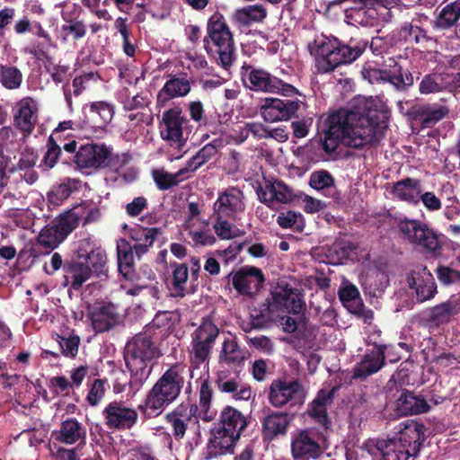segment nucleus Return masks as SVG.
<instances>
[{
  "label": "nucleus",
  "instance_id": "nucleus-1",
  "mask_svg": "<svg viewBox=\"0 0 460 460\" xmlns=\"http://www.w3.org/2000/svg\"><path fill=\"white\" fill-rule=\"evenodd\" d=\"M388 127L384 102L373 97L358 96L347 108L331 113L326 119L323 148L334 151L338 142L360 147L379 141Z\"/></svg>",
  "mask_w": 460,
  "mask_h": 460
},
{
  "label": "nucleus",
  "instance_id": "nucleus-2",
  "mask_svg": "<svg viewBox=\"0 0 460 460\" xmlns=\"http://www.w3.org/2000/svg\"><path fill=\"white\" fill-rule=\"evenodd\" d=\"M424 437V427L411 421L392 438L364 441L356 450L358 457L371 460H409L415 457Z\"/></svg>",
  "mask_w": 460,
  "mask_h": 460
},
{
  "label": "nucleus",
  "instance_id": "nucleus-3",
  "mask_svg": "<svg viewBox=\"0 0 460 460\" xmlns=\"http://www.w3.org/2000/svg\"><path fill=\"white\" fill-rule=\"evenodd\" d=\"M184 369L182 365L175 364L158 378L139 405L143 414L148 418L157 417L176 401L184 385Z\"/></svg>",
  "mask_w": 460,
  "mask_h": 460
},
{
  "label": "nucleus",
  "instance_id": "nucleus-4",
  "mask_svg": "<svg viewBox=\"0 0 460 460\" xmlns=\"http://www.w3.org/2000/svg\"><path fill=\"white\" fill-rule=\"evenodd\" d=\"M160 355L150 336L138 334L126 346L125 361L131 373L130 395L135 396L149 377L152 361Z\"/></svg>",
  "mask_w": 460,
  "mask_h": 460
},
{
  "label": "nucleus",
  "instance_id": "nucleus-5",
  "mask_svg": "<svg viewBox=\"0 0 460 460\" xmlns=\"http://www.w3.org/2000/svg\"><path fill=\"white\" fill-rule=\"evenodd\" d=\"M315 57V66L320 73H329L337 66L356 60L362 53L359 47L341 44L336 39L321 38L309 46Z\"/></svg>",
  "mask_w": 460,
  "mask_h": 460
},
{
  "label": "nucleus",
  "instance_id": "nucleus-6",
  "mask_svg": "<svg viewBox=\"0 0 460 460\" xmlns=\"http://www.w3.org/2000/svg\"><path fill=\"white\" fill-rule=\"evenodd\" d=\"M208 34L209 40H205L207 52L218 65L228 69L234 60V45L233 35L222 14L214 13L209 18Z\"/></svg>",
  "mask_w": 460,
  "mask_h": 460
},
{
  "label": "nucleus",
  "instance_id": "nucleus-7",
  "mask_svg": "<svg viewBox=\"0 0 460 460\" xmlns=\"http://www.w3.org/2000/svg\"><path fill=\"white\" fill-rule=\"evenodd\" d=\"M219 334L218 327L209 318L202 319L199 327L193 332L190 352V376L194 377L195 369L208 370V358L211 349Z\"/></svg>",
  "mask_w": 460,
  "mask_h": 460
},
{
  "label": "nucleus",
  "instance_id": "nucleus-8",
  "mask_svg": "<svg viewBox=\"0 0 460 460\" xmlns=\"http://www.w3.org/2000/svg\"><path fill=\"white\" fill-rule=\"evenodd\" d=\"M397 228L402 237L426 252L438 255L441 249L438 234L427 224L416 219L401 218Z\"/></svg>",
  "mask_w": 460,
  "mask_h": 460
},
{
  "label": "nucleus",
  "instance_id": "nucleus-9",
  "mask_svg": "<svg viewBox=\"0 0 460 460\" xmlns=\"http://www.w3.org/2000/svg\"><path fill=\"white\" fill-rule=\"evenodd\" d=\"M242 75L244 85L252 91L284 96H292L297 93L293 85L271 75L263 69L252 66L243 67Z\"/></svg>",
  "mask_w": 460,
  "mask_h": 460
},
{
  "label": "nucleus",
  "instance_id": "nucleus-10",
  "mask_svg": "<svg viewBox=\"0 0 460 460\" xmlns=\"http://www.w3.org/2000/svg\"><path fill=\"white\" fill-rule=\"evenodd\" d=\"M364 79L370 84L384 81L394 85L397 89H404L413 84V77L408 71H402L397 63L389 58L388 63L382 67H377L372 63H367L361 71Z\"/></svg>",
  "mask_w": 460,
  "mask_h": 460
},
{
  "label": "nucleus",
  "instance_id": "nucleus-11",
  "mask_svg": "<svg viewBox=\"0 0 460 460\" xmlns=\"http://www.w3.org/2000/svg\"><path fill=\"white\" fill-rule=\"evenodd\" d=\"M112 149L104 144L89 143L81 146L75 156V163L81 170L95 171L106 167Z\"/></svg>",
  "mask_w": 460,
  "mask_h": 460
},
{
  "label": "nucleus",
  "instance_id": "nucleus-12",
  "mask_svg": "<svg viewBox=\"0 0 460 460\" xmlns=\"http://www.w3.org/2000/svg\"><path fill=\"white\" fill-rule=\"evenodd\" d=\"M302 102L267 97L261 106V115L267 122L287 121L296 115Z\"/></svg>",
  "mask_w": 460,
  "mask_h": 460
},
{
  "label": "nucleus",
  "instance_id": "nucleus-13",
  "mask_svg": "<svg viewBox=\"0 0 460 460\" xmlns=\"http://www.w3.org/2000/svg\"><path fill=\"white\" fill-rule=\"evenodd\" d=\"M186 122L187 120L181 116L179 108L164 111L159 127L161 137L172 146L181 147L186 143V138L183 136V125Z\"/></svg>",
  "mask_w": 460,
  "mask_h": 460
},
{
  "label": "nucleus",
  "instance_id": "nucleus-14",
  "mask_svg": "<svg viewBox=\"0 0 460 460\" xmlns=\"http://www.w3.org/2000/svg\"><path fill=\"white\" fill-rule=\"evenodd\" d=\"M217 217L235 219L245 209L243 193L232 187L219 193L213 206Z\"/></svg>",
  "mask_w": 460,
  "mask_h": 460
},
{
  "label": "nucleus",
  "instance_id": "nucleus-15",
  "mask_svg": "<svg viewBox=\"0 0 460 460\" xmlns=\"http://www.w3.org/2000/svg\"><path fill=\"white\" fill-rule=\"evenodd\" d=\"M323 453L316 435L308 429L298 431L292 436L291 455L293 460H314Z\"/></svg>",
  "mask_w": 460,
  "mask_h": 460
},
{
  "label": "nucleus",
  "instance_id": "nucleus-16",
  "mask_svg": "<svg viewBox=\"0 0 460 460\" xmlns=\"http://www.w3.org/2000/svg\"><path fill=\"white\" fill-rule=\"evenodd\" d=\"M407 284L417 302H425L435 296L437 288L435 279L427 268L422 265L415 267L409 273Z\"/></svg>",
  "mask_w": 460,
  "mask_h": 460
},
{
  "label": "nucleus",
  "instance_id": "nucleus-17",
  "mask_svg": "<svg viewBox=\"0 0 460 460\" xmlns=\"http://www.w3.org/2000/svg\"><path fill=\"white\" fill-rule=\"evenodd\" d=\"M304 397L305 391L297 381L276 380L270 385L269 400L275 407L301 403Z\"/></svg>",
  "mask_w": 460,
  "mask_h": 460
},
{
  "label": "nucleus",
  "instance_id": "nucleus-18",
  "mask_svg": "<svg viewBox=\"0 0 460 460\" xmlns=\"http://www.w3.org/2000/svg\"><path fill=\"white\" fill-rule=\"evenodd\" d=\"M198 410L196 404H180L166 414L165 420L170 424L175 439L183 438L187 429L198 424Z\"/></svg>",
  "mask_w": 460,
  "mask_h": 460
},
{
  "label": "nucleus",
  "instance_id": "nucleus-19",
  "mask_svg": "<svg viewBox=\"0 0 460 460\" xmlns=\"http://www.w3.org/2000/svg\"><path fill=\"white\" fill-rule=\"evenodd\" d=\"M104 423L109 429H130L137 420L135 409L126 406L121 402L113 401L107 404L102 411Z\"/></svg>",
  "mask_w": 460,
  "mask_h": 460
},
{
  "label": "nucleus",
  "instance_id": "nucleus-20",
  "mask_svg": "<svg viewBox=\"0 0 460 460\" xmlns=\"http://www.w3.org/2000/svg\"><path fill=\"white\" fill-rule=\"evenodd\" d=\"M86 315L96 332H107L119 322V314L112 304L100 303L90 305Z\"/></svg>",
  "mask_w": 460,
  "mask_h": 460
},
{
  "label": "nucleus",
  "instance_id": "nucleus-21",
  "mask_svg": "<svg viewBox=\"0 0 460 460\" xmlns=\"http://www.w3.org/2000/svg\"><path fill=\"white\" fill-rule=\"evenodd\" d=\"M259 199L272 209L291 202L295 194L290 187L280 181H270L257 190Z\"/></svg>",
  "mask_w": 460,
  "mask_h": 460
},
{
  "label": "nucleus",
  "instance_id": "nucleus-22",
  "mask_svg": "<svg viewBox=\"0 0 460 460\" xmlns=\"http://www.w3.org/2000/svg\"><path fill=\"white\" fill-rule=\"evenodd\" d=\"M77 253L79 259H84L92 273L97 276L105 275L107 272V255L100 246H96L90 238L80 241Z\"/></svg>",
  "mask_w": 460,
  "mask_h": 460
},
{
  "label": "nucleus",
  "instance_id": "nucleus-23",
  "mask_svg": "<svg viewBox=\"0 0 460 460\" xmlns=\"http://www.w3.org/2000/svg\"><path fill=\"white\" fill-rule=\"evenodd\" d=\"M383 3L358 2V6L346 10V16L354 23L362 26H371L381 15L379 9H389L392 7V4H396V2H385L386 4H383Z\"/></svg>",
  "mask_w": 460,
  "mask_h": 460
},
{
  "label": "nucleus",
  "instance_id": "nucleus-24",
  "mask_svg": "<svg viewBox=\"0 0 460 460\" xmlns=\"http://www.w3.org/2000/svg\"><path fill=\"white\" fill-rule=\"evenodd\" d=\"M270 306L272 311L298 314L303 307V301L297 289L279 285L272 293Z\"/></svg>",
  "mask_w": 460,
  "mask_h": 460
},
{
  "label": "nucleus",
  "instance_id": "nucleus-25",
  "mask_svg": "<svg viewBox=\"0 0 460 460\" xmlns=\"http://www.w3.org/2000/svg\"><path fill=\"white\" fill-rule=\"evenodd\" d=\"M239 439L236 435L224 431L217 427L211 430V437L207 444L204 457L207 460L216 458L219 456L231 453Z\"/></svg>",
  "mask_w": 460,
  "mask_h": 460
},
{
  "label": "nucleus",
  "instance_id": "nucleus-26",
  "mask_svg": "<svg viewBox=\"0 0 460 460\" xmlns=\"http://www.w3.org/2000/svg\"><path fill=\"white\" fill-rule=\"evenodd\" d=\"M38 121V107L36 102L31 98L21 100L16 105L14 114L15 126L24 133L29 135L34 129Z\"/></svg>",
  "mask_w": 460,
  "mask_h": 460
},
{
  "label": "nucleus",
  "instance_id": "nucleus-27",
  "mask_svg": "<svg viewBox=\"0 0 460 460\" xmlns=\"http://www.w3.org/2000/svg\"><path fill=\"white\" fill-rule=\"evenodd\" d=\"M52 436L57 441L66 445L84 444L86 429L77 420L69 418L61 423L58 429L52 432Z\"/></svg>",
  "mask_w": 460,
  "mask_h": 460
},
{
  "label": "nucleus",
  "instance_id": "nucleus-28",
  "mask_svg": "<svg viewBox=\"0 0 460 460\" xmlns=\"http://www.w3.org/2000/svg\"><path fill=\"white\" fill-rule=\"evenodd\" d=\"M263 280L261 270L254 267L243 269L232 276L234 288L239 293L245 295L258 289Z\"/></svg>",
  "mask_w": 460,
  "mask_h": 460
},
{
  "label": "nucleus",
  "instance_id": "nucleus-29",
  "mask_svg": "<svg viewBox=\"0 0 460 460\" xmlns=\"http://www.w3.org/2000/svg\"><path fill=\"white\" fill-rule=\"evenodd\" d=\"M387 346H375L373 349L365 355L364 358L354 368V377H367L376 373L384 365L385 353Z\"/></svg>",
  "mask_w": 460,
  "mask_h": 460
},
{
  "label": "nucleus",
  "instance_id": "nucleus-30",
  "mask_svg": "<svg viewBox=\"0 0 460 460\" xmlns=\"http://www.w3.org/2000/svg\"><path fill=\"white\" fill-rule=\"evenodd\" d=\"M458 314H460V297L453 296L447 301L430 308L428 314V321L436 326H439L447 323Z\"/></svg>",
  "mask_w": 460,
  "mask_h": 460
},
{
  "label": "nucleus",
  "instance_id": "nucleus-31",
  "mask_svg": "<svg viewBox=\"0 0 460 460\" xmlns=\"http://www.w3.org/2000/svg\"><path fill=\"white\" fill-rule=\"evenodd\" d=\"M118 268L119 273L130 282L140 280L134 270V254L132 246L125 239L117 243Z\"/></svg>",
  "mask_w": 460,
  "mask_h": 460
},
{
  "label": "nucleus",
  "instance_id": "nucleus-32",
  "mask_svg": "<svg viewBox=\"0 0 460 460\" xmlns=\"http://www.w3.org/2000/svg\"><path fill=\"white\" fill-rule=\"evenodd\" d=\"M190 91V84L185 77L173 76L167 80L157 94V104L161 107L175 98L183 97Z\"/></svg>",
  "mask_w": 460,
  "mask_h": 460
},
{
  "label": "nucleus",
  "instance_id": "nucleus-33",
  "mask_svg": "<svg viewBox=\"0 0 460 460\" xmlns=\"http://www.w3.org/2000/svg\"><path fill=\"white\" fill-rule=\"evenodd\" d=\"M217 382L218 390L231 394L234 401H249L254 397L251 386L243 383L239 377L227 379L220 375Z\"/></svg>",
  "mask_w": 460,
  "mask_h": 460
},
{
  "label": "nucleus",
  "instance_id": "nucleus-34",
  "mask_svg": "<svg viewBox=\"0 0 460 460\" xmlns=\"http://www.w3.org/2000/svg\"><path fill=\"white\" fill-rule=\"evenodd\" d=\"M215 427L240 438L241 431L246 427L244 416L236 409L227 406L220 413Z\"/></svg>",
  "mask_w": 460,
  "mask_h": 460
},
{
  "label": "nucleus",
  "instance_id": "nucleus-35",
  "mask_svg": "<svg viewBox=\"0 0 460 460\" xmlns=\"http://www.w3.org/2000/svg\"><path fill=\"white\" fill-rule=\"evenodd\" d=\"M16 135L11 128L0 129V189L8 182V164L9 158L4 155V150L12 151L14 149Z\"/></svg>",
  "mask_w": 460,
  "mask_h": 460
},
{
  "label": "nucleus",
  "instance_id": "nucleus-36",
  "mask_svg": "<svg viewBox=\"0 0 460 460\" xmlns=\"http://www.w3.org/2000/svg\"><path fill=\"white\" fill-rule=\"evenodd\" d=\"M185 229L190 243L195 247L211 246L216 243V237L206 221L199 224L185 221Z\"/></svg>",
  "mask_w": 460,
  "mask_h": 460
},
{
  "label": "nucleus",
  "instance_id": "nucleus-37",
  "mask_svg": "<svg viewBox=\"0 0 460 460\" xmlns=\"http://www.w3.org/2000/svg\"><path fill=\"white\" fill-rule=\"evenodd\" d=\"M396 408L401 415L420 414L428 411L429 405L422 396L405 392L397 400Z\"/></svg>",
  "mask_w": 460,
  "mask_h": 460
},
{
  "label": "nucleus",
  "instance_id": "nucleus-38",
  "mask_svg": "<svg viewBox=\"0 0 460 460\" xmlns=\"http://www.w3.org/2000/svg\"><path fill=\"white\" fill-rule=\"evenodd\" d=\"M189 270L185 264L174 266L172 274L170 292L173 297L182 298L194 292V288L189 286Z\"/></svg>",
  "mask_w": 460,
  "mask_h": 460
},
{
  "label": "nucleus",
  "instance_id": "nucleus-39",
  "mask_svg": "<svg viewBox=\"0 0 460 460\" xmlns=\"http://www.w3.org/2000/svg\"><path fill=\"white\" fill-rule=\"evenodd\" d=\"M224 146L225 141L221 138H216L210 143L205 145L187 162L185 166L188 169L190 174L208 162Z\"/></svg>",
  "mask_w": 460,
  "mask_h": 460
},
{
  "label": "nucleus",
  "instance_id": "nucleus-40",
  "mask_svg": "<svg viewBox=\"0 0 460 460\" xmlns=\"http://www.w3.org/2000/svg\"><path fill=\"white\" fill-rule=\"evenodd\" d=\"M393 193L401 200L417 204L420 197V181L411 178L397 181L394 185Z\"/></svg>",
  "mask_w": 460,
  "mask_h": 460
},
{
  "label": "nucleus",
  "instance_id": "nucleus-41",
  "mask_svg": "<svg viewBox=\"0 0 460 460\" xmlns=\"http://www.w3.org/2000/svg\"><path fill=\"white\" fill-rule=\"evenodd\" d=\"M317 251V255L323 256V262L332 265L341 264L349 254V246L343 241H336L332 245H323Z\"/></svg>",
  "mask_w": 460,
  "mask_h": 460
},
{
  "label": "nucleus",
  "instance_id": "nucleus-42",
  "mask_svg": "<svg viewBox=\"0 0 460 460\" xmlns=\"http://www.w3.org/2000/svg\"><path fill=\"white\" fill-rule=\"evenodd\" d=\"M152 176L157 188L164 190L190 178V174L186 166H184L175 173H170L164 169H155L153 170Z\"/></svg>",
  "mask_w": 460,
  "mask_h": 460
},
{
  "label": "nucleus",
  "instance_id": "nucleus-43",
  "mask_svg": "<svg viewBox=\"0 0 460 460\" xmlns=\"http://www.w3.org/2000/svg\"><path fill=\"white\" fill-rule=\"evenodd\" d=\"M114 107L105 102H95L89 106V118L93 123L91 128H103L113 119Z\"/></svg>",
  "mask_w": 460,
  "mask_h": 460
},
{
  "label": "nucleus",
  "instance_id": "nucleus-44",
  "mask_svg": "<svg viewBox=\"0 0 460 460\" xmlns=\"http://www.w3.org/2000/svg\"><path fill=\"white\" fill-rule=\"evenodd\" d=\"M291 421V417L287 413L270 414L263 422V431L265 436L273 438L280 434H285Z\"/></svg>",
  "mask_w": 460,
  "mask_h": 460
},
{
  "label": "nucleus",
  "instance_id": "nucleus-45",
  "mask_svg": "<svg viewBox=\"0 0 460 460\" xmlns=\"http://www.w3.org/2000/svg\"><path fill=\"white\" fill-rule=\"evenodd\" d=\"M81 212L82 208H75V206H74L54 221V224L66 237L81 223Z\"/></svg>",
  "mask_w": 460,
  "mask_h": 460
},
{
  "label": "nucleus",
  "instance_id": "nucleus-46",
  "mask_svg": "<svg viewBox=\"0 0 460 460\" xmlns=\"http://www.w3.org/2000/svg\"><path fill=\"white\" fill-rule=\"evenodd\" d=\"M265 16V8L261 4H255L236 10L234 19L239 24L248 26L252 22L262 21Z\"/></svg>",
  "mask_w": 460,
  "mask_h": 460
},
{
  "label": "nucleus",
  "instance_id": "nucleus-47",
  "mask_svg": "<svg viewBox=\"0 0 460 460\" xmlns=\"http://www.w3.org/2000/svg\"><path fill=\"white\" fill-rule=\"evenodd\" d=\"M89 266L84 262L71 264L66 271V279L74 289H79L92 275Z\"/></svg>",
  "mask_w": 460,
  "mask_h": 460
},
{
  "label": "nucleus",
  "instance_id": "nucleus-48",
  "mask_svg": "<svg viewBox=\"0 0 460 460\" xmlns=\"http://www.w3.org/2000/svg\"><path fill=\"white\" fill-rule=\"evenodd\" d=\"M245 358V352L239 347L234 339L224 341L220 351V361L227 364H241Z\"/></svg>",
  "mask_w": 460,
  "mask_h": 460
},
{
  "label": "nucleus",
  "instance_id": "nucleus-49",
  "mask_svg": "<svg viewBox=\"0 0 460 460\" xmlns=\"http://www.w3.org/2000/svg\"><path fill=\"white\" fill-rule=\"evenodd\" d=\"M332 396L329 393L321 391L316 398L312 402L308 408V413L319 423L326 425L327 423V405L331 402Z\"/></svg>",
  "mask_w": 460,
  "mask_h": 460
},
{
  "label": "nucleus",
  "instance_id": "nucleus-50",
  "mask_svg": "<svg viewBox=\"0 0 460 460\" xmlns=\"http://www.w3.org/2000/svg\"><path fill=\"white\" fill-rule=\"evenodd\" d=\"M78 181L74 179H65L59 185L54 187L48 194V199L54 205H60L73 190L77 188Z\"/></svg>",
  "mask_w": 460,
  "mask_h": 460
},
{
  "label": "nucleus",
  "instance_id": "nucleus-51",
  "mask_svg": "<svg viewBox=\"0 0 460 460\" xmlns=\"http://www.w3.org/2000/svg\"><path fill=\"white\" fill-rule=\"evenodd\" d=\"M66 236L53 223L45 226L39 234V243L45 248L55 249L65 240Z\"/></svg>",
  "mask_w": 460,
  "mask_h": 460
},
{
  "label": "nucleus",
  "instance_id": "nucleus-52",
  "mask_svg": "<svg viewBox=\"0 0 460 460\" xmlns=\"http://www.w3.org/2000/svg\"><path fill=\"white\" fill-rule=\"evenodd\" d=\"M448 113L444 106H424L420 109L419 116L423 127L429 128L438 123Z\"/></svg>",
  "mask_w": 460,
  "mask_h": 460
},
{
  "label": "nucleus",
  "instance_id": "nucleus-53",
  "mask_svg": "<svg viewBox=\"0 0 460 460\" xmlns=\"http://www.w3.org/2000/svg\"><path fill=\"white\" fill-rule=\"evenodd\" d=\"M447 84L442 74H430L422 78L419 90L422 94L436 93L446 89Z\"/></svg>",
  "mask_w": 460,
  "mask_h": 460
},
{
  "label": "nucleus",
  "instance_id": "nucleus-54",
  "mask_svg": "<svg viewBox=\"0 0 460 460\" xmlns=\"http://www.w3.org/2000/svg\"><path fill=\"white\" fill-rule=\"evenodd\" d=\"M339 297L344 306L350 312L351 309L362 304L358 288L349 281H344L342 283V286L339 290Z\"/></svg>",
  "mask_w": 460,
  "mask_h": 460
},
{
  "label": "nucleus",
  "instance_id": "nucleus-55",
  "mask_svg": "<svg viewBox=\"0 0 460 460\" xmlns=\"http://www.w3.org/2000/svg\"><path fill=\"white\" fill-rule=\"evenodd\" d=\"M0 82L4 87L14 90L21 86L22 75L17 67L0 65Z\"/></svg>",
  "mask_w": 460,
  "mask_h": 460
},
{
  "label": "nucleus",
  "instance_id": "nucleus-56",
  "mask_svg": "<svg viewBox=\"0 0 460 460\" xmlns=\"http://www.w3.org/2000/svg\"><path fill=\"white\" fill-rule=\"evenodd\" d=\"M460 17V2H451L440 12L436 26L439 28H448L452 26Z\"/></svg>",
  "mask_w": 460,
  "mask_h": 460
},
{
  "label": "nucleus",
  "instance_id": "nucleus-57",
  "mask_svg": "<svg viewBox=\"0 0 460 460\" xmlns=\"http://www.w3.org/2000/svg\"><path fill=\"white\" fill-rule=\"evenodd\" d=\"M86 33L85 25L79 21H67L65 24H63L60 28V37L64 41L68 40L69 38L74 40H79L84 37Z\"/></svg>",
  "mask_w": 460,
  "mask_h": 460
},
{
  "label": "nucleus",
  "instance_id": "nucleus-58",
  "mask_svg": "<svg viewBox=\"0 0 460 460\" xmlns=\"http://www.w3.org/2000/svg\"><path fill=\"white\" fill-rule=\"evenodd\" d=\"M213 228L216 234L222 240H230L240 236L242 234L239 228L226 221V218L217 217Z\"/></svg>",
  "mask_w": 460,
  "mask_h": 460
},
{
  "label": "nucleus",
  "instance_id": "nucleus-59",
  "mask_svg": "<svg viewBox=\"0 0 460 460\" xmlns=\"http://www.w3.org/2000/svg\"><path fill=\"white\" fill-rule=\"evenodd\" d=\"M108 384L105 379H94L89 386L86 401L91 406H96L104 398Z\"/></svg>",
  "mask_w": 460,
  "mask_h": 460
},
{
  "label": "nucleus",
  "instance_id": "nucleus-60",
  "mask_svg": "<svg viewBox=\"0 0 460 460\" xmlns=\"http://www.w3.org/2000/svg\"><path fill=\"white\" fill-rule=\"evenodd\" d=\"M160 233L161 231L157 227L136 226L130 230V238L136 243H154Z\"/></svg>",
  "mask_w": 460,
  "mask_h": 460
},
{
  "label": "nucleus",
  "instance_id": "nucleus-61",
  "mask_svg": "<svg viewBox=\"0 0 460 460\" xmlns=\"http://www.w3.org/2000/svg\"><path fill=\"white\" fill-rule=\"evenodd\" d=\"M57 341L65 357L73 358L77 355L80 344L78 335L71 334L68 337L58 336Z\"/></svg>",
  "mask_w": 460,
  "mask_h": 460
},
{
  "label": "nucleus",
  "instance_id": "nucleus-62",
  "mask_svg": "<svg viewBox=\"0 0 460 460\" xmlns=\"http://www.w3.org/2000/svg\"><path fill=\"white\" fill-rule=\"evenodd\" d=\"M277 222L282 228H296L301 230L303 227L302 215L291 210L280 213L277 218Z\"/></svg>",
  "mask_w": 460,
  "mask_h": 460
},
{
  "label": "nucleus",
  "instance_id": "nucleus-63",
  "mask_svg": "<svg viewBox=\"0 0 460 460\" xmlns=\"http://www.w3.org/2000/svg\"><path fill=\"white\" fill-rule=\"evenodd\" d=\"M75 208H82L80 215L84 225L95 223L101 218V210L93 202L83 201L75 205Z\"/></svg>",
  "mask_w": 460,
  "mask_h": 460
},
{
  "label": "nucleus",
  "instance_id": "nucleus-64",
  "mask_svg": "<svg viewBox=\"0 0 460 460\" xmlns=\"http://www.w3.org/2000/svg\"><path fill=\"white\" fill-rule=\"evenodd\" d=\"M309 184L317 190H323L333 184V178L327 171H317L311 174Z\"/></svg>",
  "mask_w": 460,
  "mask_h": 460
}]
</instances>
